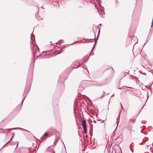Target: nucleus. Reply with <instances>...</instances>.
I'll return each mask as SVG.
<instances>
[{"mask_svg":"<svg viewBox=\"0 0 153 153\" xmlns=\"http://www.w3.org/2000/svg\"><path fill=\"white\" fill-rule=\"evenodd\" d=\"M99 14L100 16H103L105 14L104 10H98Z\"/></svg>","mask_w":153,"mask_h":153,"instance_id":"nucleus-1","label":"nucleus"},{"mask_svg":"<svg viewBox=\"0 0 153 153\" xmlns=\"http://www.w3.org/2000/svg\"><path fill=\"white\" fill-rule=\"evenodd\" d=\"M79 66V63L78 62H76L74 63L73 68H76L78 67Z\"/></svg>","mask_w":153,"mask_h":153,"instance_id":"nucleus-2","label":"nucleus"},{"mask_svg":"<svg viewBox=\"0 0 153 153\" xmlns=\"http://www.w3.org/2000/svg\"><path fill=\"white\" fill-rule=\"evenodd\" d=\"M17 129H19L20 130H24L26 131H28L27 130H26L25 129H23L21 128H14L12 129H11V130H17Z\"/></svg>","mask_w":153,"mask_h":153,"instance_id":"nucleus-3","label":"nucleus"},{"mask_svg":"<svg viewBox=\"0 0 153 153\" xmlns=\"http://www.w3.org/2000/svg\"><path fill=\"white\" fill-rule=\"evenodd\" d=\"M82 128L83 129L85 133H86V125H82Z\"/></svg>","mask_w":153,"mask_h":153,"instance_id":"nucleus-4","label":"nucleus"},{"mask_svg":"<svg viewBox=\"0 0 153 153\" xmlns=\"http://www.w3.org/2000/svg\"><path fill=\"white\" fill-rule=\"evenodd\" d=\"M30 38H31V40H33L34 39V38H35L34 35L33 34V33H32L31 34Z\"/></svg>","mask_w":153,"mask_h":153,"instance_id":"nucleus-5","label":"nucleus"},{"mask_svg":"<svg viewBox=\"0 0 153 153\" xmlns=\"http://www.w3.org/2000/svg\"><path fill=\"white\" fill-rule=\"evenodd\" d=\"M85 122H86V121L85 120H82V124H83L82 125H86Z\"/></svg>","mask_w":153,"mask_h":153,"instance_id":"nucleus-6","label":"nucleus"},{"mask_svg":"<svg viewBox=\"0 0 153 153\" xmlns=\"http://www.w3.org/2000/svg\"><path fill=\"white\" fill-rule=\"evenodd\" d=\"M47 135V133L46 132H45V133L44 134V136L45 137V136H46Z\"/></svg>","mask_w":153,"mask_h":153,"instance_id":"nucleus-7","label":"nucleus"},{"mask_svg":"<svg viewBox=\"0 0 153 153\" xmlns=\"http://www.w3.org/2000/svg\"><path fill=\"white\" fill-rule=\"evenodd\" d=\"M153 25V18L152 19V24H151V27H152Z\"/></svg>","mask_w":153,"mask_h":153,"instance_id":"nucleus-8","label":"nucleus"},{"mask_svg":"<svg viewBox=\"0 0 153 153\" xmlns=\"http://www.w3.org/2000/svg\"><path fill=\"white\" fill-rule=\"evenodd\" d=\"M104 95H103V96H102L101 97V98H103V97H104Z\"/></svg>","mask_w":153,"mask_h":153,"instance_id":"nucleus-9","label":"nucleus"},{"mask_svg":"<svg viewBox=\"0 0 153 153\" xmlns=\"http://www.w3.org/2000/svg\"><path fill=\"white\" fill-rule=\"evenodd\" d=\"M25 98L23 100H22V104L23 103V101L25 99Z\"/></svg>","mask_w":153,"mask_h":153,"instance_id":"nucleus-10","label":"nucleus"},{"mask_svg":"<svg viewBox=\"0 0 153 153\" xmlns=\"http://www.w3.org/2000/svg\"><path fill=\"white\" fill-rule=\"evenodd\" d=\"M9 141H8L6 143V144H7V143H8L9 142Z\"/></svg>","mask_w":153,"mask_h":153,"instance_id":"nucleus-11","label":"nucleus"},{"mask_svg":"<svg viewBox=\"0 0 153 153\" xmlns=\"http://www.w3.org/2000/svg\"><path fill=\"white\" fill-rule=\"evenodd\" d=\"M120 104H121V107L122 108H123V107H122V105H121V103H120Z\"/></svg>","mask_w":153,"mask_h":153,"instance_id":"nucleus-12","label":"nucleus"},{"mask_svg":"<svg viewBox=\"0 0 153 153\" xmlns=\"http://www.w3.org/2000/svg\"><path fill=\"white\" fill-rule=\"evenodd\" d=\"M146 42H146L145 43V44H144V45H145V44L146 43Z\"/></svg>","mask_w":153,"mask_h":153,"instance_id":"nucleus-13","label":"nucleus"},{"mask_svg":"<svg viewBox=\"0 0 153 153\" xmlns=\"http://www.w3.org/2000/svg\"><path fill=\"white\" fill-rule=\"evenodd\" d=\"M142 131H143L142 130L141 131V133H142Z\"/></svg>","mask_w":153,"mask_h":153,"instance_id":"nucleus-14","label":"nucleus"},{"mask_svg":"<svg viewBox=\"0 0 153 153\" xmlns=\"http://www.w3.org/2000/svg\"><path fill=\"white\" fill-rule=\"evenodd\" d=\"M18 144H17V146H16V148L17 146L18 145Z\"/></svg>","mask_w":153,"mask_h":153,"instance_id":"nucleus-15","label":"nucleus"},{"mask_svg":"<svg viewBox=\"0 0 153 153\" xmlns=\"http://www.w3.org/2000/svg\"><path fill=\"white\" fill-rule=\"evenodd\" d=\"M104 122V121H103L102 122Z\"/></svg>","mask_w":153,"mask_h":153,"instance_id":"nucleus-16","label":"nucleus"},{"mask_svg":"<svg viewBox=\"0 0 153 153\" xmlns=\"http://www.w3.org/2000/svg\"><path fill=\"white\" fill-rule=\"evenodd\" d=\"M100 32V30L99 31V33Z\"/></svg>","mask_w":153,"mask_h":153,"instance_id":"nucleus-17","label":"nucleus"},{"mask_svg":"<svg viewBox=\"0 0 153 153\" xmlns=\"http://www.w3.org/2000/svg\"><path fill=\"white\" fill-rule=\"evenodd\" d=\"M131 146V144L130 145V146Z\"/></svg>","mask_w":153,"mask_h":153,"instance_id":"nucleus-18","label":"nucleus"}]
</instances>
